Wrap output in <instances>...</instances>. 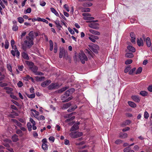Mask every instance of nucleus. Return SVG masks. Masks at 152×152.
Returning <instances> with one entry per match:
<instances>
[{"mask_svg":"<svg viewBox=\"0 0 152 152\" xmlns=\"http://www.w3.org/2000/svg\"><path fill=\"white\" fill-rule=\"evenodd\" d=\"M132 98L136 102H139L140 101V99L138 96H132Z\"/></svg>","mask_w":152,"mask_h":152,"instance_id":"9d476101","label":"nucleus"},{"mask_svg":"<svg viewBox=\"0 0 152 152\" xmlns=\"http://www.w3.org/2000/svg\"><path fill=\"white\" fill-rule=\"evenodd\" d=\"M75 118V116H73L71 118L66 119L65 121V122H67L68 121H72V120H73V119H74Z\"/></svg>","mask_w":152,"mask_h":152,"instance_id":"603ef678","label":"nucleus"},{"mask_svg":"<svg viewBox=\"0 0 152 152\" xmlns=\"http://www.w3.org/2000/svg\"><path fill=\"white\" fill-rule=\"evenodd\" d=\"M123 142V141L121 140L118 139L116 140L115 142V143L116 144H120Z\"/></svg>","mask_w":152,"mask_h":152,"instance_id":"a18cd8bd","label":"nucleus"},{"mask_svg":"<svg viewBox=\"0 0 152 152\" xmlns=\"http://www.w3.org/2000/svg\"><path fill=\"white\" fill-rule=\"evenodd\" d=\"M142 68L141 67H139L138 68L136 72V74H140L142 71Z\"/></svg>","mask_w":152,"mask_h":152,"instance_id":"a19ab883","label":"nucleus"},{"mask_svg":"<svg viewBox=\"0 0 152 152\" xmlns=\"http://www.w3.org/2000/svg\"><path fill=\"white\" fill-rule=\"evenodd\" d=\"M65 50L63 49H60L59 53V56L60 58H62L64 56L65 53Z\"/></svg>","mask_w":152,"mask_h":152,"instance_id":"dca6fc26","label":"nucleus"},{"mask_svg":"<svg viewBox=\"0 0 152 152\" xmlns=\"http://www.w3.org/2000/svg\"><path fill=\"white\" fill-rule=\"evenodd\" d=\"M9 45V43L8 40L6 39L5 41V45L4 46V47L5 49H7L8 48Z\"/></svg>","mask_w":152,"mask_h":152,"instance_id":"7c9ffc66","label":"nucleus"},{"mask_svg":"<svg viewBox=\"0 0 152 152\" xmlns=\"http://www.w3.org/2000/svg\"><path fill=\"white\" fill-rule=\"evenodd\" d=\"M77 107V106L76 105H75L73 107H72L71 109H68L67 111L68 112H71L74 111Z\"/></svg>","mask_w":152,"mask_h":152,"instance_id":"58836bf2","label":"nucleus"},{"mask_svg":"<svg viewBox=\"0 0 152 152\" xmlns=\"http://www.w3.org/2000/svg\"><path fill=\"white\" fill-rule=\"evenodd\" d=\"M4 89L6 90V92L8 94H10L12 93L13 89L12 88L9 87H5L4 88Z\"/></svg>","mask_w":152,"mask_h":152,"instance_id":"4468645a","label":"nucleus"},{"mask_svg":"<svg viewBox=\"0 0 152 152\" xmlns=\"http://www.w3.org/2000/svg\"><path fill=\"white\" fill-rule=\"evenodd\" d=\"M68 54L66 51H65V53L64 54L63 57L66 59L68 58Z\"/></svg>","mask_w":152,"mask_h":152,"instance_id":"774afa93","label":"nucleus"},{"mask_svg":"<svg viewBox=\"0 0 152 152\" xmlns=\"http://www.w3.org/2000/svg\"><path fill=\"white\" fill-rule=\"evenodd\" d=\"M148 91L151 92H152V85L149 86L148 88Z\"/></svg>","mask_w":152,"mask_h":152,"instance_id":"338daca9","label":"nucleus"},{"mask_svg":"<svg viewBox=\"0 0 152 152\" xmlns=\"http://www.w3.org/2000/svg\"><path fill=\"white\" fill-rule=\"evenodd\" d=\"M7 68L8 70L11 72H12L11 66L9 64H7Z\"/></svg>","mask_w":152,"mask_h":152,"instance_id":"09e8293b","label":"nucleus"},{"mask_svg":"<svg viewBox=\"0 0 152 152\" xmlns=\"http://www.w3.org/2000/svg\"><path fill=\"white\" fill-rule=\"evenodd\" d=\"M26 40L24 42V44L27 47L31 48L33 45V38H31L29 37H26Z\"/></svg>","mask_w":152,"mask_h":152,"instance_id":"f03ea898","label":"nucleus"},{"mask_svg":"<svg viewBox=\"0 0 152 152\" xmlns=\"http://www.w3.org/2000/svg\"><path fill=\"white\" fill-rule=\"evenodd\" d=\"M42 148L44 150H47L48 147L47 144L46 143H42Z\"/></svg>","mask_w":152,"mask_h":152,"instance_id":"c9c22d12","label":"nucleus"},{"mask_svg":"<svg viewBox=\"0 0 152 152\" xmlns=\"http://www.w3.org/2000/svg\"><path fill=\"white\" fill-rule=\"evenodd\" d=\"M7 84L6 83H2L0 82V86L2 87L6 86H7Z\"/></svg>","mask_w":152,"mask_h":152,"instance_id":"bf43d9fd","label":"nucleus"},{"mask_svg":"<svg viewBox=\"0 0 152 152\" xmlns=\"http://www.w3.org/2000/svg\"><path fill=\"white\" fill-rule=\"evenodd\" d=\"M128 104L130 106L132 107H135L136 106V104L132 102L129 101Z\"/></svg>","mask_w":152,"mask_h":152,"instance_id":"393cba45","label":"nucleus"},{"mask_svg":"<svg viewBox=\"0 0 152 152\" xmlns=\"http://www.w3.org/2000/svg\"><path fill=\"white\" fill-rule=\"evenodd\" d=\"M26 94L27 96V97L29 98H35V95L34 93H33L30 94Z\"/></svg>","mask_w":152,"mask_h":152,"instance_id":"bb28decb","label":"nucleus"},{"mask_svg":"<svg viewBox=\"0 0 152 152\" xmlns=\"http://www.w3.org/2000/svg\"><path fill=\"white\" fill-rule=\"evenodd\" d=\"M36 77L37 80L38 81H41L43 80L45 78L44 77H39L37 76Z\"/></svg>","mask_w":152,"mask_h":152,"instance_id":"4c0bfd02","label":"nucleus"},{"mask_svg":"<svg viewBox=\"0 0 152 152\" xmlns=\"http://www.w3.org/2000/svg\"><path fill=\"white\" fill-rule=\"evenodd\" d=\"M90 49L93 51L94 52L96 53H98V50L99 49V46L94 44H93L89 46Z\"/></svg>","mask_w":152,"mask_h":152,"instance_id":"423d86ee","label":"nucleus"},{"mask_svg":"<svg viewBox=\"0 0 152 152\" xmlns=\"http://www.w3.org/2000/svg\"><path fill=\"white\" fill-rule=\"evenodd\" d=\"M71 105V104L70 103H67L63 104L62 107V109H65L67 108L68 107Z\"/></svg>","mask_w":152,"mask_h":152,"instance_id":"aec40b11","label":"nucleus"},{"mask_svg":"<svg viewBox=\"0 0 152 152\" xmlns=\"http://www.w3.org/2000/svg\"><path fill=\"white\" fill-rule=\"evenodd\" d=\"M30 69L35 74L38 70V68L37 66L34 65L32 67H31Z\"/></svg>","mask_w":152,"mask_h":152,"instance_id":"f3484780","label":"nucleus"},{"mask_svg":"<svg viewBox=\"0 0 152 152\" xmlns=\"http://www.w3.org/2000/svg\"><path fill=\"white\" fill-rule=\"evenodd\" d=\"M132 62V60L131 59H129L126 60L125 62V64H131Z\"/></svg>","mask_w":152,"mask_h":152,"instance_id":"3c124183","label":"nucleus"},{"mask_svg":"<svg viewBox=\"0 0 152 152\" xmlns=\"http://www.w3.org/2000/svg\"><path fill=\"white\" fill-rule=\"evenodd\" d=\"M18 22L20 23H22L24 21V19L22 17H19L18 18Z\"/></svg>","mask_w":152,"mask_h":152,"instance_id":"f704fd0d","label":"nucleus"},{"mask_svg":"<svg viewBox=\"0 0 152 152\" xmlns=\"http://www.w3.org/2000/svg\"><path fill=\"white\" fill-rule=\"evenodd\" d=\"M67 88V87H64L59 90V92H62L66 90Z\"/></svg>","mask_w":152,"mask_h":152,"instance_id":"4d7b16f0","label":"nucleus"},{"mask_svg":"<svg viewBox=\"0 0 152 152\" xmlns=\"http://www.w3.org/2000/svg\"><path fill=\"white\" fill-rule=\"evenodd\" d=\"M45 4L46 3L44 1L40 2V5L42 7L44 6Z\"/></svg>","mask_w":152,"mask_h":152,"instance_id":"69168bd1","label":"nucleus"},{"mask_svg":"<svg viewBox=\"0 0 152 152\" xmlns=\"http://www.w3.org/2000/svg\"><path fill=\"white\" fill-rule=\"evenodd\" d=\"M58 88V85L57 83H52L48 87V88L49 90L55 89Z\"/></svg>","mask_w":152,"mask_h":152,"instance_id":"0eeeda50","label":"nucleus"},{"mask_svg":"<svg viewBox=\"0 0 152 152\" xmlns=\"http://www.w3.org/2000/svg\"><path fill=\"white\" fill-rule=\"evenodd\" d=\"M27 64L28 65L29 69L31 68V67H32L34 65V63L31 62L27 61Z\"/></svg>","mask_w":152,"mask_h":152,"instance_id":"ea45409f","label":"nucleus"},{"mask_svg":"<svg viewBox=\"0 0 152 152\" xmlns=\"http://www.w3.org/2000/svg\"><path fill=\"white\" fill-rule=\"evenodd\" d=\"M75 91V90L73 88H71L67 91L65 94L61 96V99L63 100V102H67L71 100L72 98L69 97L70 94L72 93Z\"/></svg>","mask_w":152,"mask_h":152,"instance_id":"f257e3e1","label":"nucleus"},{"mask_svg":"<svg viewBox=\"0 0 152 152\" xmlns=\"http://www.w3.org/2000/svg\"><path fill=\"white\" fill-rule=\"evenodd\" d=\"M126 56L127 58H132L134 56L133 54L132 53H127L125 55Z\"/></svg>","mask_w":152,"mask_h":152,"instance_id":"2f4dec72","label":"nucleus"},{"mask_svg":"<svg viewBox=\"0 0 152 152\" xmlns=\"http://www.w3.org/2000/svg\"><path fill=\"white\" fill-rule=\"evenodd\" d=\"M90 9L88 8H83L82 9L83 12H90Z\"/></svg>","mask_w":152,"mask_h":152,"instance_id":"473e14b6","label":"nucleus"},{"mask_svg":"<svg viewBox=\"0 0 152 152\" xmlns=\"http://www.w3.org/2000/svg\"><path fill=\"white\" fill-rule=\"evenodd\" d=\"M36 118L39 121L44 120L45 119V117L42 115L40 116H37L36 117Z\"/></svg>","mask_w":152,"mask_h":152,"instance_id":"b1692460","label":"nucleus"},{"mask_svg":"<svg viewBox=\"0 0 152 152\" xmlns=\"http://www.w3.org/2000/svg\"><path fill=\"white\" fill-rule=\"evenodd\" d=\"M128 136V134L126 133H122L121 132L119 134V137L122 138L124 139L127 137Z\"/></svg>","mask_w":152,"mask_h":152,"instance_id":"ddd939ff","label":"nucleus"},{"mask_svg":"<svg viewBox=\"0 0 152 152\" xmlns=\"http://www.w3.org/2000/svg\"><path fill=\"white\" fill-rule=\"evenodd\" d=\"M16 133L19 134L20 136L22 137L23 135L22 131L20 129H18L16 131Z\"/></svg>","mask_w":152,"mask_h":152,"instance_id":"79ce46f5","label":"nucleus"},{"mask_svg":"<svg viewBox=\"0 0 152 152\" xmlns=\"http://www.w3.org/2000/svg\"><path fill=\"white\" fill-rule=\"evenodd\" d=\"M27 126L28 131H31V130L32 128V126L31 124L30 123H28L27 124Z\"/></svg>","mask_w":152,"mask_h":152,"instance_id":"e433bc0d","label":"nucleus"},{"mask_svg":"<svg viewBox=\"0 0 152 152\" xmlns=\"http://www.w3.org/2000/svg\"><path fill=\"white\" fill-rule=\"evenodd\" d=\"M5 77L4 75L0 72V81L2 80Z\"/></svg>","mask_w":152,"mask_h":152,"instance_id":"49530a36","label":"nucleus"},{"mask_svg":"<svg viewBox=\"0 0 152 152\" xmlns=\"http://www.w3.org/2000/svg\"><path fill=\"white\" fill-rule=\"evenodd\" d=\"M149 117V114L147 111H145L144 113V117L145 119H148Z\"/></svg>","mask_w":152,"mask_h":152,"instance_id":"c03bdc74","label":"nucleus"},{"mask_svg":"<svg viewBox=\"0 0 152 152\" xmlns=\"http://www.w3.org/2000/svg\"><path fill=\"white\" fill-rule=\"evenodd\" d=\"M90 37H88L89 39L92 42H96V40L94 38V37H92V35H89Z\"/></svg>","mask_w":152,"mask_h":152,"instance_id":"37998d69","label":"nucleus"},{"mask_svg":"<svg viewBox=\"0 0 152 152\" xmlns=\"http://www.w3.org/2000/svg\"><path fill=\"white\" fill-rule=\"evenodd\" d=\"M89 26L91 28L96 29L97 27L96 26L95 24L94 23H91L89 25Z\"/></svg>","mask_w":152,"mask_h":152,"instance_id":"c85d7f7f","label":"nucleus"},{"mask_svg":"<svg viewBox=\"0 0 152 152\" xmlns=\"http://www.w3.org/2000/svg\"><path fill=\"white\" fill-rule=\"evenodd\" d=\"M64 9H66V11H67L68 12L69 11V6L67 4H65L64 6Z\"/></svg>","mask_w":152,"mask_h":152,"instance_id":"5fc2aeb1","label":"nucleus"},{"mask_svg":"<svg viewBox=\"0 0 152 152\" xmlns=\"http://www.w3.org/2000/svg\"><path fill=\"white\" fill-rule=\"evenodd\" d=\"M17 85L18 87H21L23 85V84L21 81H19Z\"/></svg>","mask_w":152,"mask_h":152,"instance_id":"6e6d98bb","label":"nucleus"},{"mask_svg":"<svg viewBox=\"0 0 152 152\" xmlns=\"http://www.w3.org/2000/svg\"><path fill=\"white\" fill-rule=\"evenodd\" d=\"M89 31L90 33L94 35H99L100 34L99 32L92 29H90Z\"/></svg>","mask_w":152,"mask_h":152,"instance_id":"2eb2a0df","label":"nucleus"},{"mask_svg":"<svg viewBox=\"0 0 152 152\" xmlns=\"http://www.w3.org/2000/svg\"><path fill=\"white\" fill-rule=\"evenodd\" d=\"M18 28V26H17V25L15 24V25H14L13 26L12 29L13 31H15L17 30Z\"/></svg>","mask_w":152,"mask_h":152,"instance_id":"8fccbe9b","label":"nucleus"},{"mask_svg":"<svg viewBox=\"0 0 152 152\" xmlns=\"http://www.w3.org/2000/svg\"><path fill=\"white\" fill-rule=\"evenodd\" d=\"M29 121H30L31 122V123L32 124V125L36 124L35 121L32 118H30Z\"/></svg>","mask_w":152,"mask_h":152,"instance_id":"680f3d73","label":"nucleus"},{"mask_svg":"<svg viewBox=\"0 0 152 152\" xmlns=\"http://www.w3.org/2000/svg\"><path fill=\"white\" fill-rule=\"evenodd\" d=\"M31 111H33V112H34L35 113V115H34V114L32 113V114L34 115V116L36 118V117L37 116H38L39 115V113L37 111H36V110H34V109H31Z\"/></svg>","mask_w":152,"mask_h":152,"instance_id":"5701e85b","label":"nucleus"},{"mask_svg":"<svg viewBox=\"0 0 152 152\" xmlns=\"http://www.w3.org/2000/svg\"><path fill=\"white\" fill-rule=\"evenodd\" d=\"M15 42L14 39L11 40V45L13 49H14L16 53V56L18 57L19 56L20 53L18 51L16 45H15Z\"/></svg>","mask_w":152,"mask_h":152,"instance_id":"20e7f679","label":"nucleus"},{"mask_svg":"<svg viewBox=\"0 0 152 152\" xmlns=\"http://www.w3.org/2000/svg\"><path fill=\"white\" fill-rule=\"evenodd\" d=\"M69 135L71 137L75 138L81 136L83 135V133L77 132H72L69 134Z\"/></svg>","mask_w":152,"mask_h":152,"instance_id":"39448f33","label":"nucleus"},{"mask_svg":"<svg viewBox=\"0 0 152 152\" xmlns=\"http://www.w3.org/2000/svg\"><path fill=\"white\" fill-rule=\"evenodd\" d=\"M49 140L52 142H53L54 141L55 138L54 137L51 136L49 137Z\"/></svg>","mask_w":152,"mask_h":152,"instance_id":"864d4df0","label":"nucleus"},{"mask_svg":"<svg viewBox=\"0 0 152 152\" xmlns=\"http://www.w3.org/2000/svg\"><path fill=\"white\" fill-rule=\"evenodd\" d=\"M49 42L50 44V51H52L53 50V43L52 40H50L49 41Z\"/></svg>","mask_w":152,"mask_h":152,"instance_id":"72a5a7b5","label":"nucleus"},{"mask_svg":"<svg viewBox=\"0 0 152 152\" xmlns=\"http://www.w3.org/2000/svg\"><path fill=\"white\" fill-rule=\"evenodd\" d=\"M127 49L129 51L132 52H134L135 51V49L132 46L129 45L127 47Z\"/></svg>","mask_w":152,"mask_h":152,"instance_id":"6ab92c4d","label":"nucleus"},{"mask_svg":"<svg viewBox=\"0 0 152 152\" xmlns=\"http://www.w3.org/2000/svg\"><path fill=\"white\" fill-rule=\"evenodd\" d=\"M34 35V33L32 31L30 32L28 34L29 37L31 38H33Z\"/></svg>","mask_w":152,"mask_h":152,"instance_id":"de8ad7c7","label":"nucleus"},{"mask_svg":"<svg viewBox=\"0 0 152 152\" xmlns=\"http://www.w3.org/2000/svg\"><path fill=\"white\" fill-rule=\"evenodd\" d=\"M79 122L75 124L72 126L70 129V131L73 132L74 131H75L79 128V126H78V125L79 124Z\"/></svg>","mask_w":152,"mask_h":152,"instance_id":"6e6552de","label":"nucleus"},{"mask_svg":"<svg viewBox=\"0 0 152 152\" xmlns=\"http://www.w3.org/2000/svg\"><path fill=\"white\" fill-rule=\"evenodd\" d=\"M50 10L52 12L54 13L57 16H59L58 13L53 8H51Z\"/></svg>","mask_w":152,"mask_h":152,"instance_id":"412c9836","label":"nucleus"},{"mask_svg":"<svg viewBox=\"0 0 152 152\" xmlns=\"http://www.w3.org/2000/svg\"><path fill=\"white\" fill-rule=\"evenodd\" d=\"M68 29L71 34H75L74 31L73 29H71L70 28H69Z\"/></svg>","mask_w":152,"mask_h":152,"instance_id":"13d9d810","label":"nucleus"},{"mask_svg":"<svg viewBox=\"0 0 152 152\" xmlns=\"http://www.w3.org/2000/svg\"><path fill=\"white\" fill-rule=\"evenodd\" d=\"M130 150L129 148H126L124 149V152H129Z\"/></svg>","mask_w":152,"mask_h":152,"instance_id":"0e129e2a","label":"nucleus"},{"mask_svg":"<svg viewBox=\"0 0 152 152\" xmlns=\"http://www.w3.org/2000/svg\"><path fill=\"white\" fill-rule=\"evenodd\" d=\"M12 140L14 142H16L18 140V136L16 134L13 135L12 137Z\"/></svg>","mask_w":152,"mask_h":152,"instance_id":"4be33fe9","label":"nucleus"},{"mask_svg":"<svg viewBox=\"0 0 152 152\" xmlns=\"http://www.w3.org/2000/svg\"><path fill=\"white\" fill-rule=\"evenodd\" d=\"M146 43L148 47H150L151 45V42L150 41V39L148 37H147L146 38Z\"/></svg>","mask_w":152,"mask_h":152,"instance_id":"a878e982","label":"nucleus"},{"mask_svg":"<svg viewBox=\"0 0 152 152\" xmlns=\"http://www.w3.org/2000/svg\"><path fill=\"white\" fill-rule=\"evenodd\" d=\"M137 43L139 46H142L143 45V42L141 38L138 39L137 41Z\"/></svg>","mask_w":152,"mask_h":152,"instance_id":"f8f14e48","label":"nucleus"},{"mask_svg":"<svg viewBox=\"0 0 152 152\" xmlns=\"http://www.w3.org/2000/svg\"><path fill=\"white\" fill-rule=\"evenodd\" d=\"M55 23L56 24V26L58 28H61L62 26L61 25L59 21L58 20H57L56 21H55Z\"/></svg>","mask_w":152,"mask_h":152,"instance_id":"cd10ccee","label":"nucleus"},{"mask_svg":"<svg viewBox=\"0 0 152 152\" xmlns=\"http://www.w3.org/2000/svg\"><path fill=\"white\" fill-rule=\"evenodd\" d=\"M79 58L82 64H84L85 61L87 60L88 58L84 53L81 51L79 54Z\"/></svg>","mask_w":152,"mask_h":152,"instance_id":"7ed1b4c3","label":"nucleus"},{"mask_svg":"<svg viewBox=\"0 0 152 152\" xmlns=\"http://www.w3.org/2000/svg\"><path fill=\"white\" fill-rule=\"evenodd\" d=\"M51 82V81L49 80H47L46 81L43 82L41 84V86L42 87H45L48 85Z\"/></svg>","mask_w":152,"mask_h":152,"instance_id":"1a4fd4ad","label":"nucleus"},{"mask_svg":"<svg viewBox=\"0 0 152 152\" xmlns=\"http://www.w3.org/2000/svg\"><path fill=\"white\" fill-rule=\"evenodd\" d=\"M140 94L143 96H145L148 95V93L146 91H142L140 93Z\"/></svg>","mask_w":152,"mask_h":152,"instance_id":"c756f323","label":"nucleus"},{"mask_svg":"<svg viewBox=\"0 0 152 152\" xmlns=\"http://www.w3.org/2000/svg\"><path fill=\"white\" fill-rule=\"evenodd\" d=\"M31 8H28L26 10V13H30L31 12Z\"/></svg>","mask_w":152,"mask_h":152,"instance_id":"052dcab7","label":"nucleus"},{"mask_svg":"<svg viewBox=\"0 0 152 152\" xmlns=\"http://www.w3.org/2000/svg\"><path fill=\"white\" fill-rule=\"evenodd\" d=\"M21 55L23 58L27 60H28L29 59V57L28 54L25 52H23L21 53Z\"/></svg>","mask_w":152,"mask_h":152,"instance_id":"9b49d317","label":"nucleus"},{"mask_svg":"<svg viewBox=\"0 0 152 152\" xmlns=\"http://www.w3.org/2000/svg\"><path fill=\"white\" fill-rule=\"evenodd\" d=\"M130 35L131 38V41L133 43L135 42V34L133 32H131L130 33Z\"/></svg>","mask_w":152,"mask_h":152,"instance_id":"a211bd4d","label":"nucleus"},{"mask_svg":"<svg viewBox=\"0 0 152 152\" xmlns=\"http://www.w3.org/2000/svg\"><path fill=\"white\" fill-rule=\"evenodd\" d=\"M83 16L88 17L91 16V15L88 13H83L82 14Z\"/></svg>","mask_w":152,"mask_h":152,"instance_id":"e2e57ef3","label":"nucleus"}]
</instances>
